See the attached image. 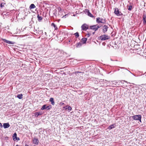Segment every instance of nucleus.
<instances>
[{
	"label": "nucleus",
	"instance_id": "obj_1",
	"mask_svg": "<svg viewBox=\"0 0 146 146\" xmlns=\"http://www.w3.org/2000/svg\"><path fill=\"white\" fill-rule=\"evenodd\" d=\"M52 108V106L50 105L47 106L46 104H44L42 106L41 110H46V111L49 110Z\"/></svg>",
	"mask_w": 146,
	"mask_h": 146
},
{
	"label": "nucleus",
	"instance_id": "obj_2",
	"mask_svg": "<svg viewBox=\"0 0 146 146\" xmlns=\"http://www.w3.org/2000/svg\"><path fill=\"white\" fill-rule=\"evenodd\" d=\"M106 19H100V17H98L96 19V22L98 24L101 23L104 24L106 22Z\"/></svg>",
	"mask_w": 146,
	"mask_h": 146
},
{
	"label": "nucleus",
	"instance_id": "obj_3",
	"mask_svg": "<svg viewBox=\"0 0 146 146\" xmlns=\"http://www.w3.org/2000/svg\"><path fill=\"white\" fill-rule=\"evenodd\" d=\"M101 27V26L100 25H96L90 26V29L96 31L98 30V28H99Z\"/></svg>",
	"mask_w": 146,
	"mask_h": 146
},
{
	"label": "nucleus",
	"instance_id": "obj_4",
	"mask_svg": "<svg viewBox=\"0 0 146 146\" xmlns=\"http://www.w3.org/2000/svg\"><path fill=\"white\" fill-rule=\"evenodd\" d=\"M132 118L134 120H139L140 122H141V116L140 115L133 116H132Z\"/></svg>",
	"mask_w": 146,
	"mask_h": 146
},
{
	"label": "nucleus",
	"instance_id": "obj_5",
	"mask_svg": "<svg viewBox=\"0 0 146 146\" xmlns=\"http://www.w3.org/2000/svg\"><path fill=\"white\" fill-rule=\"evenodd\" d=\"M114 13L117 16H121L123 15V14L121 12H119L118 8H117L115 9Z\"/></svg>",
	"mask_w": 146,
	"mask_h": 146
},
{
	"label": "nucleus",
	"instance_id": "obj_6",
	"mask_svg": "<svg viewBox=\"0 0 146 146\" xmlns=\"http://www.w3.org/2000/svg\"><path fill=\"white\" fill-rule=\"evenodd\" d=\"M100 84V86H104V84L105 83H106L107 82H109L108 81L104 79H100V80H98Z\"/></svg>",
	"mask_w": 146,
	"mask_h": 146
},
{
	"label": "nucleus",
	"instance_id": "obj_7",
	"mask_svg": "<svg viewBox=\"0 0 146 146\" xmlns=\"http://www.w3.org/2000/svg\"><path fill=\"white\" fill-rule=\"evenodd\" d=\"M100 38L102 40H104L108 39L109 38V37L107 35H104L100 36Z\"/></svg>",
	"mask_w": 146,
	"mask_h": 146
},
{
	"label": "nucleus",
	"instance_id": "obj_8",
	"mask_svg": "<svg viewBox=\"0 0 146 146\" xmlns=\"http://www.w3.org/2000/svg\"><path fill=\"white\" fill-rule=\"evenodd\" d=\"M88 28V26L86 24H83L81 26V30L83 31H86Z\"/></svg>",
	"mask_w": 146,
	"mask_h": 146
},
{
	"label": "nucleus",
	"instance_id": "obj_9",
	"mask_svg": "<svg viewBox=\"0 0 146 146\" xmlns=\"http://www.w3.org/2000/svg\"><path fill=\"white\" fill-rule=\"evenodd\" d=\"M143 24L144 25L146 24V13L144 12L143 13Z\"/></svg>",
	"mask_w": 146,
	"mask_h": 146
},
{
	"label": "nucleus",
	"instance_id": "obj_10",
	"mask_svg": "<svg viewBox=\"0 0 146 146\" xmlns=\"http://www.w3.org/2000/svg\"><path fill=\"white\" fill-rule=\"evenodd\" d=\"M111 82H112V83H110V85L113 86H115L114 85H116V84H118V85L120 84V81H111Z\"/></svg>",
	"mask_w": 146,
	"mask_h": 146
},
{
	"label": "nucleus",
	"instance_id": "obj_11",
	"mask_svg": "<svg viewBox=\"0 0 146 146\" xmlns=\"http://www.w3.org/2000/svg\"><path fill=\"white\" fill-rule=\"evenodd\" d=\"M33 143L36 145H38L39 143V140L37 139L34 138L33 141Z\"/></svg>",
	"mask_w": 146,
	"mask_h": 146
},
{
	"label": "nucleus",
	"instance_id": "obj_12",
	"mask_svg": "<svg viewBox=\"0 0 146 146\" xmlns=\"http://www.w3.org/2000/svg\"><path fill=\"white\" fill-rule=\"evenodd\" d=\"M65 109V110H68L69 112L70 111L72 110V108L70 106L68 105H66L63 107Z\"/></svg>",
	"mask_w": 146,
	"mask_h": 146
},
{
	"label": "nucleus",
	"instance_id": "obj_13",
	"mask_svg": "<svg viewBox=\"0 0 146 146\" xmlns=\"http://www.w3.org/2000/svg\"><path fill=\"white\" fill-rule=\"evenodd\" d=\"M10 126V125L8 123H4L3 124V126L5 129L8 128Z\"/></svg>",
	"mask_w": 146,
	"mask_h": 146
},
{
	"label": "nucleus",
	"instance_id": "obj_14",
	"mask_svg": "<svg viewBox=\"0 0 146 146\" xmlns=\"http://www.w3.org/2000/svg\"><path fill=\"white\" fill-rule=\"evenodd\" d=\"M108 27L107 26L104 25L103 27V30L104 33L107 32L108 30Z\"/></svg>",
	"mask_w": 146,
	"mask_h": 146
},
{
	"label": "nucleus",
	"instance_id": "obj_15",
	"mask_svg": "<svg viewBox=\"0 0 146 146\" xmlns=\"http://www.w3.org/2000/svg\"><path fill=\"white\" fill-rule=\"evenodd\" d=\"M115 127V124H112L111 125L109 126L108 128L107 129L109 130H111Z\"/></svg>",
	"mask_w": 146,
	"mask_h": 146
},
{
	"label": "nucleus",
	"instance_id": "obj_16",
	"mask_svg": "<svg viewBox=\"0 0 146 146\" xmlns=\"http://www.w3.org/2000/svg\"><path fill=\"white\" fill-rule=\"evenodd\" d=\"M86 12L87 13V15L91 17H94L93 15L90 12L89 10H86Z\"/></svg>",
	"mask_w": 146,
	"mask_h": 146
},
{
	"label": "nucleus",
	"instance_id": "obj_17",
	"mask_svg": "<svg viewBox=\"0 0 146 146\" xmlns=\"http://www.w3.org/2000/svg\"><path fill=\"white\" fill-rule=\"evenodd\" d=\"M87 40V38H82L81 40V41H82V43L83 44H85L86 42V41Z\"/></svg>",
	"mask_w": 146,
	"mask_h": 146
},
{
	"label": "nucleus",
	"instance_id": "obj_18",
	"mask_svg": "<svg viewBox=\"0 0 146 146\" xmlns=\"http://www.w3.org/2000/svg\"><path fill=\"white\" fill-rule=\"evenodd\" d=\"M49 101L51 102V104L52 105L54 106V105L55 103L54 101V98H50L49 100Z\"/></svg>",
	"mask_w": 146,
	"mask_h": 146
},
{
	"label": "nucleus",
	"instance_id": "obj_19",
	"mask_svg": "<svg viewBox=\"0 0 146 146\" xmlns=\"http://www.w3.org/2000/svg\"><path fill=\"white\" fill-rule=\"evenodd\" d=\"M42 113L40 112H36L34 113V115L36 117H38L39 115H41Z\"/></svg>",
	"mask_w": 146,
	"mask_h": 146
},
{
	"label": "nucleus",
	"instance_id": "obj_20",
	"mask_svg": "<svg viewBox=\"0 0 146 146\" xmlns=\"http://www.w3.org/2000/svg\"><path fill=\"white\" fill-rule=\"evenodd\" d=\"M76 47L77 48H78L82 45V43H81V42H79L78 43H77L76 44Z\"/></svg>",
	"mask_w": 146,
	"mask_h": 146
},
{
	"label": "nucleus",
	"instance_id": "obj_21",
	"mask_svg": "<svg viewBox=\"0 0 146 146\" xmlns=\"http://www.w3.org/2000/svg\"><path fill=\"white\" fill-rule=\"evenodd\" d=\"M53 15L55 16V18L56 17V16L57 14V10L56 9H55V10L53 11Z\"/></svg>",
	"mask_w": 146,
	"mask_h": 146
},
{
	"label": "nucleus",
	"instance_id": "obj_22",
	"mask_svg": "<svg viewBox=\"0 0 146 146\" xmlns=\"http://www.w3.org/2000/svg\"><path fill=\"white\" fill-rule=\"evenodd\" d=\"M43 33L42 31L38 29V31L36 32L37 35H42Z\"/></svg>",
	"mask_w": 146,
	"mask_h": 146
},
{
	"label": "nucleus",
	"instance_id": "obj_23",
	"mask_svg": "<svg viewBox=\"0 0 146 146\" xmlns=\"http://www.w3.org/2000/svg\"><path fill=\"white\" fill-rule=\"evenodd\" d=\"M36 7L35 5L33 4H32L29 7V9H33L35 8Z\"/></svg>",
	"mask_w": 146,
	"mask_h": 146
},
{
	"label": "nucleus",
	"instance_id": "obj_24",
	"mask_svg": "<svg viewBox=\"0 0 146 146\" xmlns=\"http://www.w3.org/2000/svg\"><path fill=\"white\" fill-rule=\"evenodd\" d=\"M23 94H20L18 95L17 96V97L19 99H21L23 98Z\"/></svg>",
	"mask_w": 146,
	"mask_h": 146
},
{
	"label": "nucleus",
	"instance_id": "obj_25",
	"mask_svg": "<svg viewBox=\"0 0 146 146\" xmlns=\"http://www.w3.org/2000/svg\"><path fill=\"white\" fill-rule=\"evenodd\" d=\"M13 140L14 141H15V139L16 138H17V134L16 133H15L13 136Z\"/></svg>",
	"mask_w": 146,
	"mask_h": 146
},
{
	"label": "nucleus",
	"instance_id": "obj_26",
	"mask_svg": "<svg viewBox=\"0 0 146 146\" xmlns=\"http://www.w3.org/2000/svg\"><path fill=\"white\" fill-rule=\"evenodd\" d=\"M37 18L38 19V20L39 22L42 19V17L39 16L38 14L37 15Z\"/></svg>",
	"mask_w": 146,
	"mask_h": 146
},
{
	"label": "nucleus",
	"instance_id": "obj_27",
	"mask_svg": "<svg viewBox=\"0 0 146 146\" xmlns=\"http://www.w3.org/2000/svg\"><path fill=\"white\" fill-rule=\"evenodd\" d=\"M58 14L59 15L60 13L62 12V9L61 7H59L58 8Z\"/></svg>",
	"mask_w": 146,
	"mask_h": 146
},
{
	"label": "nucleus",
	"instance_id": "obj_28",
	"mask_svg": "<svg viewBox=\"0 0 146 146\" xmlns=\"http://www.w3.org/2000/svg\"><path fill=\"white\" fill-rule=\"evenodd\" d=\"M2 40L3 41L5 42H6L7 44H9V41L5 39H2Z\"/></svg>",
	"mask_w": 146,
	"mask_h": 146
},
{
	"label": "nucleus",
	"instance_id": "obj_29",
	"mask_svg": "<svg viewBox=\"0 0 146 146\" xmlns=\"http://www.w3.org/2000/svg\"><path fill=\"white\" fill-rule=\"evenodd\" d=\"M2 40L3 41L5 42H6L7 44H9V41L5 39H2Z\"/></svg>",
	"mask_w": 146,
	"mask_h": 146
},
{
	"label": "nucleus",
	"instance_id": "obj_30",
	"mask_svg": "<svg viewBox=\"0 0 146 146\" xmlns=\"http://www.w3.org/2000/svg\"><path fill=\"white\" fill-rule=\"evenodd\" d=\"M120 68L121 69H125V72H127H127H130V73H131V72H130L129 70H128L126 69L125 68V67H120Z\"/></svg>",
	"mask_w": 146,
	"mask_h": 146
},
{
	"label": "nucleus",
	"instance_id": "obj_31",
	"mask_svg": "<svg viewBox=\"0 0 146 146\" xmlns=\"http://www.w3.org/2000/svg\"><path fill=\"white\" fill-rule=\"evenodd\" d=\"M133 7L131 5H130L129 6L128 8V9L129 11H131Z\"/></svg>",
	"mask_w": 146,
	"mask_h": 146
},
{
	"label": "nucleus",
	"instance_id": "obj_32",
	"mask_svg": "<svg viewBox=\"0 0 146 146\" xmlns=\"http://www.w3.org/2000/svg\"><path fill=\"white\" fill-rule=\"evenodd\" d=\"M74 35H75L76 38H77L79 36V33L78 32H76L74 34Z\"/></svg>",
	"mask_w": 146,
	"mask_h": 146
},
{
	"label": "nucleus",
	"instance_id": "obj_33",
	"mask_svg": "<svg viewBox=\"0 0 146 146\" xmlns=\"http://www.w3.org/2000/svg\"><path fill=\"white\" fill-rule=\"evenodd\" d=\"M98 80H100L99 79L97 78L95 80V83L96 84H98V83H99Z\"/></svg>",
	"mask_w": 146,
	"mask_h": 146
},
{
	"label": "nucleus",
	"instance_id": "obj_34",
	"mask_svg": "<svg viewBox=\"0 0 146 146\" xmlns=\"http://www.w3.org/2000/svg\"><path fill=\"white\" fill-rule=\"evenodd\" d=\"M51 26H53L54 27L55 29H56V28H57V27L56 26V25H55V24L54 23H52L51 24Z\"/></svg>",
	"mask_w": 146,
	"mask_h": 146
},
{
	"label": "nucleus",
	"instance_id": "obj_35",
	"mask_svg": "<svg viewBox=\"0 0 146 146\" xmlns=\"http://www.w3.org/2000/svg\"><path fill=\"white\" fill-rule=\"evenodd\" d=\"M5 4V3H1L0 4V7L1 8H2V7H3Z\"/></svg>",
	"mask_w": 146,
	"mask_h": 146
},
{
	"label": "nucleus",
	"instance_id": "obj_36",
	"mask_svg": "<svg viewBox=\"0 0 146 146\" xmlns=\"http://www.w3.org/2000/svg\"><path fill=\"white\" fill-rule=\"evenodd\" d=\"M15 42H14L11 41H9V44H14Z\"/></svg>",
	"mask_w": 146,
	"mask_h": 146
},
{
	"label": "nucleus",
	"instance_id": "obj_37",
	"mask_svg": "<svg viewBox=\"0 0 146 146\" xmlns=\"http://www.w3.org/2000/svg\"><path fill=\"white\" fill-rule=\"evenodd\" d=\"M120 83L121 82L123 84L124 82H127L126 81H125V80H121V81H120Z\"/></svg>",
	"mask_w": 146,
	"mask_h": 146
},
{
	"label": "nucleus",
	"instance_id": "obj_38",
	"mask_svg": "<svg viewBox=\"0 0 146 146\" xmlns=\"http://www.w3.org/2000/svg\"><path fill=\"white\" fill-rule=\"evenodd\" d=\"M90 35V34L89 33H88L87 34H86V36H87L88 37H89Z\"/></svg>",
	"mask_w": 146,
	"mask_h": 146
},
{
	"label": "nucleus",
	"instance_id": "obj_39",
	"mask_svg": "<svg viewBox=\"0 0 146 146\" xmlns=\"http://www.w3.org/2000/svg\"><path fill=\"white\" fill-rule=\"evenodd\" d=\"M64 104V103L63 102H60V103L59 105L60 106H62Z\"/></svg>",
	"mask_w": 146,
	"mask_h": 146
},
{
	"label": "nucleus",
	"instance_id": "obj_40",
	"mask_svg": "<svg viewBox=\"0 0 146 146\" xmlns=\"http://www.w3.org/2000/svg\"><path fill=\"white\" fill-rule=\"evenodd\" d=\"M20 140V139L19 138V137H17V138H16L15 139V141H16V140Z\"/></svg>",
	"mask_w": 146,
	"mask_h": 146
},
{
	"label": "nucleus",
	"instance_id": "obj_41",
	"mask_svg": "<svg viewBox=\"0 0 146 146\" xmlns=\"http://www.w3.org/2000/svg\"><path fill=\"white\" fill-rule=\"evenodd\" d=\"M0 126L1 127H3V125L1 123H0Z\"/></svg>",
	"mask_w": 146,
	"mask_h": 146
},
{
	"label": "nucleus",
	"instance_id": "obj_42",
	"mask_svg": "<svg viewBox=\"0 0 146 146\" xmlns=\"http://www.w3.org/2000/svg\"><path fill=\"white\" fill-rule=\"evenodd\" d=\"M67 15V14H66V15H65L64 16H63V17H64V18H66V16Z\"/></svg>",
	"mask_w": 146,
	"mask_h": 146
},
{
	"label": "nucleus",
	"instance_id": "obj_43",
	"mask_svg": "<svg viewBox=\"0 0 146 146\" xmlns=\"http://www.w3.org/2000/svg\"><path fill=\"white\" fill-rule=\"evenodd\" d=\"M144 74L145 75V76H146V72Z\"/></svg>",
	"mask_w": 146,
	"mask_h": 146
},
{
	"label": "nucleus",
	"instance_id": "obj_44",
	"mask_svg": "<svg viewBox=\"0 0 146 146\" xmlns=\"http://www.w3.org/2000/svg\"><path fill=\"white\" fill-rule=\"evenodd\" d=\"M25 146H29L27 145H25Z\"/></svg>",
	"mask_w": 146,
	"mask_h": 146
},
{
	"label": "nucleus",
	"instance_id": "obj_45",
	"mask_svg": "<svg viewBox=\"0 0 146 146\" xmlns=\"http://www.w3.org/2000/svg\"><path fill=\"white\" fill-rule=\"evenodd\" d=\"M94 33H95V32H93V34H94Z\"/></svg>",
	"mask_w": 146,
	"mask_h": 146
},
{
	"label": "nucleus",
	"instance_id": "obj_46",
	"mask_svg": "<svg viewBox=\"0 0 146 146\" xmlns=\"http://www.w3.org/2000/svg\"><path fill=\"white\" fill-rule=\"evenodd\" d=\"M16 146H19L18 145H17Z\"/></svg>",
	"mask_w": 146,
	"mask_h": 146
},
{
	"label": "nucleus",
	"instance_id": "obj_47",
	"mask_svg": "<svg viewBox=\"0 0 146 146\" xmlns=\"http://www.w3.org/2000/svg\"><path fill=\"white\" fill-rule=\"evenodd\" d=\"M46 32H45V35H46Z\"/></svg>",
	"mask_w": 146,
	"mask_h": 146
},
{
	"label": "nucleus",
	"instance_id": "obj_48",
	"mask_svg": "<svg viewBox=\"0 0 146 146\" xmlns=\"http://www.w3.org/2000/svg\"><path fill=\"white\" fill-rule=\"evenodd\" d=\"M35 146H37L35 145Z\"/></svg>",
	"mask_w": 146,
	"mask_h": 146
}]
</instances>
